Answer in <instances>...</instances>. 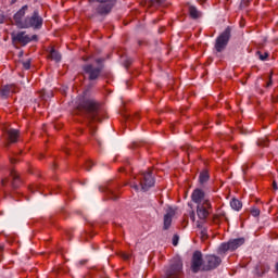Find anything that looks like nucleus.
I'll list each match as a JSON object with an SVG mask.
<instances>
[{"instance_id": "obj_1", "label": "nucleus", "mask_w": 278, "mask_h": 278, "mask_svg": "<svg viewBox=\"0 0 278 278\" xmlns=\"http://www.w3.org/2000/svg\"><path fill=\"white\" fill-rule=\"evenodd\" d=\"M153 186H155V178L151 172L141 173L130 181V188H134L136 192H147Z\"/></svg>"}, {"instance_id": "obj_2", "label": "nucleus", "mask_w": 278, "mask_h": 278, "mask_svg": "<svg viewBox=\"0 0 278 278\" xmlns=\"http://www.w3.org/2000/svg\"><path fill=\"white\" fill-rule=\"evenodd\" d=\"M77 110L79 112H85V114H88L91 121H98L97 114L99 110V104L97 103V101L92 99H81L78 102Z\"/></svg>"}, {"instance_id": "obj_3", "label": "nucleus", "mask_w": 278, "mask_h": 278, "mask_svg": "<svg viewBox=\"0 0 278 278\" xmlns=\"http://www.w3.org/2000/svg\"><path fill=\"white\" fill-rule=\"evenodd\" d=\"M94 1L100 3V5L97 7L96 12L101 16L110 14L112 12V8L116 4V0H89L90 3H94Z\"/></svg>"}, {"instance_id": "obj_4", "label": "nucleus", "mask_w": 278, "mask_h": 278, "mask_svg": "<svg viewBox=\"0 0 278 278\" xmlns=\"http://www.w3.org/2000/svg\"><path fill=\"white\" fill-rule=\"evenodd\" d=\"M230 38L231 28L227 27L216 39L215 49L218 53H220L225 49V47H227Z\"/></svg>"}, {"instance_id": "obj_5", "label": "nucleus", "mask_w": 278, "mask_h": 278, "mask_svg": "<svg viewBox=\"0 0 278 278\" xmlns=\"http://www.w3.org/2000/svg\"><path fill=\"white\" fill-rule=\"evenodd\" d=\"M23 29H40L42 27V17L38 15V12H34V14L24 20V24L22 25Z\"/></svg>"}, {"instance_id": "obj_6", "label": "nucleus", "mask_w": 278, "mask_h": 278, "mask_svg": "<svg viewBox=\"0 0 278 278\" xmlns=\"http://www.w3.org/2000/svg\"><path fill=\"white\" fill-rule=\"evenodd\" d=\"M11 38L13 42H18L20 45H23V47H25V45H29L31 40H38L36 35L29 37V35H27L25 31L12 33Z\"/></svg>"}, {"instance_id": "obj_7", "label": "nucleus", "mask_w": 278, "mask_h": 278, "mask_svg": "<svg viewBox=\"0 0 278 278\" xmlns=\"http://www.w3.org/2000/svg\"><path fill=\"white\" fill-rule=\"evenodd\" d=\"M244 242H245L244 238L230 240L227 243H222L219 247V251H222L223 253H225V251H236V249H240V247H242Z\"/></svg>"}, {"instance_id": "obj_8", "label": "nucleus", "mask_w": 278, "mask_h": 278, "mask_svg": "<svg viewBox=\"0 0 278 278\" xmlns=\"http://www.w3.org/2000/svg\"><path fill=\"white\" fill-rule=\"evenodd\" d=\"M222 262L220 257L216 255H207L202 266V270H214V268H218V266H220Z\"/></svg>"}, {"instance_id": "obj_9", "label": "nucleus", "mask_w": 278, "mask_h": 278, "mask_svg": "<svg viewBox=\"0 0 278 278\" xmlns=\"http://www.w3.org/2000/svg\"><path fill=\"white\" fill-rule=\"evenodd\" d=\"M191 199L193 203H197V205H210V198L205 197V192L201 189L193 190L191 194Z\"/></svg>"}, {"instance_id": "obj_10", "label": "nucleus", "mask_w": 278, "mask_h": 278, "mask_svg": "<svg viewBox=\"0 0 278 278\" xmlns=\"http://www.w3.org/2000/svg\"><path fill=\"white\" fill-rule=\"evenodd\" d=\"M203 254L199 251L193 253L192 257V264H191V269L193 273H199V270H203Z\"/></svg>"}, {"instance_id": "obj_11", "label": "nucleus", "mask_w": 278, "mask_h": 278, "mask_svg": "<svg viewBox=\"0 0 278 278\" xmlns=\"http://www.w3.org/2000/svg\"><path fill=\"white\" fill-rule=\"evenodd\" d=\"M211 211H212V202H208V205L207 204L197 205V214H198V218H200V220H205V218H207V216H210Z\"/></svg>"}, {"instance_id": "obj_12", "label": "nucleus", "mask_w": 278, "mask_h": 278, "mask_svg": "<svg viewBox=\"0 0 278 278\" xmlns=\"http://www.w3.org/2000/svg\"><path fill=\"white\" fill-rule=\"evenodd\" d=\"M182 268L184 264L178 261L175 265L170 266L169 270L166 274V278H181Z\"/></svg>"}, {"instance_id": "obj_13", "label": "nucleus", "mask_w": 278, "mask_h": 278, "mask_svg": "<svg viewBox=\"0 0 278 278\" xmlns=\"http://www.w3.org/2000/svg\"><path fill=\"white\" fill-rule=\"evenodd\" d=\"M25 12H27V5H24L22 9H20L14 15L15 25L20 29H23V25H25Z\"/></svg>"}, {"instance_id": "obj_14", "label": "nucleus", "mask_w": 278, "mask_h": 278, "mask_svg": "<svg viewBox=\"0 0 278 278\" xmlns=\"http://www.w3.org/2000/svg\"><path fill=\"white\" fill-rule=\"evenodd\" d=\"M84 72L89 75L90 80L98 79L99 75H101V67H94L92 65H85Z\"/></svg>"}, {"instance_id": "obj_15", "label": "nucleus", "mask_w": 278, "mask_h": 278, "mask_svg": "<svg viewBox=\"0 0 278 278\" xmlns=\"http://www.w3.org/2000/svg\"><path fill=\"white\" fill-rule=\"evenodd\" d=\"M16 92H18V88L14 85H8L0 89V96L3 99H8L11 94H16Z\"/></svg>"}, {"instance_id": "obj_16", "label": "nucleus", "mask_w": 278, "mask_h": 278, "mask_svg": "<svg viewBox=\"0 0 278 278\" xmlns=\"http://www.w3.org/2000/svg\"><path fill=\"white\" fill-rule=\"evenodd\" d=\"M173 216H175V210L169 208L167 213L164 215L163 229H170V225H173Z\"/></svg>"}, {"instance_id": "obj_17", "label": "nucleus", "mask_w": 278, "mask_h": 278, "mask_svg": "<svg viewBox=\"0 0 278 278\" xmlns=\"http://www.w3.org/2000/svg\"><path fill=\"white\" fill-rule=\"evenodd\" d=\"M7 134L9 136V141L10 142H16L18 140V130L9 129V130H7Z\"/></svg>"}, {"instance_id": "obj_18", "label": "nucleus", "mask_w": 278, "mask_h": 278, "mask_svg": "<svg viewBox=\"0 0 278 278\" xmlns=\"http://www.w3.org/2000/svg\"><path fill=\"white\" fill-rule=\"evenodd\" d=\"M230 207H232V210H235L236 212H240L242 210V202H240V200L233 198L230 201Z\"/></svg>"}, {"instance_id": "obj_19", "label": "nucleus", "mask_w": 278, "mask_h": 278, "mask_svg": "<svg viewBox=\"0 0 278 278\" xmlns=\"http://www.w3.org/2000/svg\"><path fill=\"white\" fill-rule=\"evenodd\" d=\"M189 14L191 18H201V13L197 10V7L194 5L189 7Z\"/></svg>"}, {"instance_id": "obj_20", "label": "nucleus", "mask_w": 278, "mask_h": 278, "mask_svg": "<svg viewBox=\"0 0 278 278\" xmlns=\"http://www.w3.org/2000/svg\"><path fill=\"white\" fill-rule=\"evenodd\" d=\"M50 58L51 60H54V62H60V60H62V55H60V52L55 50H51Z\"/></svg>"}, {"instance_id": "obj_21", "label": "nucleus", "mask_w": 278, "mask_h": 278, "mask_svg": "<svg viewBox=\"0 0 278 278\" xmlns=\"http://www.w3.org/2000/svg\"><path fill=\"white\" fill-rule=\"evenodd\" d=\"M210 179V174L204 170L200 174V184H205Z\"/></svg>"}, {"instance_id": "obj_22", "label": "nucleus", "mask_w": 278, "mask_h": 278, "mask_svg": "<svg viewBox=\"0 0 278 278\" xmlns=\"http://www.w3.org/2000/svg\"><path fill=\"white\" fill-rule=\"evenodd\" d=\"M11 177H12V179H13V186H16V181L20 180V178H18V173H16V170L12 169V170H11Z\"/></svg>"}, {"instance_id": "obj_23", "label": "nucleus", "mask_w": 278, "mask_h": 278, "mask_svg": "<svg viewBox=\"0 0 278 278\" xmlns=\"http://www.w3.org/2000/svg\"><path fill=\"white\" fill-rule=\"evenodd\" d=\"M250 212L254 217L260 216V208L257 207H252Z\"/></svg>"}, {"instance_id": "obj_24", "label": "nucleus", "mask_w": 278, "mask_h": 278, "mask_svg": "<svg viewBox=\"0 0 278 278\" xmlns=\"http://www.w3.org/2000/svg\"><path fill=\"white\" fill-rule=\"evenodd\" d=\"M92 166H94V164L92 163V161H88L85 165L86 170H91Z\"/></svg>"}, {"instance_id": "obj_25", "label": "nucleus", "mask_w": 278, "mask_h": 278, "mask_svg": "<svg viewBox=\"0 0 278 278\" xmlns=\"http://www.w3.org/2000/svg\"><path fill=\"white\" fill-rule=\"evenodd\" d=\"M177 244H179V236L175 235V236L173 237V245H174V247H177Z\"/></svg>"}, {"instance_id": "obj_26", "label": "nucleus", "mask_w": 278, "mask_h": 278, "mask_svg": "<svg viewBox=\"0 0 278 278\" xmlns=\"http://www.w3.org/2000/svg\"><path fill=\"white\" fill-rule=\"evenodd\" d=\"M257 54L260 55V60H262V61L267 60V58H268L267 52H265L264 54H262V52H257Z\"/></svg>"}, {"instance_id": "obj_27", "label": "nucleus", "mask_w": 278, "mask_h": 278, "mask_svg": "<svg viewBox=\"0 0 278 278\" xmlns=\"http://www.w3.org/2000/svg\"><path fill=\"white\" fill-rule=\"evenodd\" d=\"M23 66H24L25 71H29L31 63L29 61H26L23 63Z\"/></svg>"}, {"instance_id": "obj_28", "label": "nucleus", "mask_w": 278, "mask_h": 278, "mask_svg": "<svg viewBox=\"0 0 278 278\" xmlns=\"http://www.w3.org/2000/svg\"><path fill=\"white\" fill-rule=\"evenodd\" d=\"M152 3H157L159 5H162V3L164 2V0H151Z\"/></svg>"}, {"instance_id": "obj_29", "label": "nucleus", "mask_w": 278, "mask_h": 278, "mask_svg": "<svg viewBox=\"0 0 278 278\" xmlns=\"http://www.w3.org/2000/svg\"><path fill=\"white\" fill-rule=\"evenodd\" d=\"M110 199H116V194L114 192L111 191V194L109 195Z\"/></svg>"}, {"instance_id": "obj_30", "label": "nucleus", "mask_w": 278, "mask_h": 278, "mask_svg": "<svg viewBox=\"0 0 278 278\" xmlns=\"http://www.w3.org/2000/svg\"><path fill=\"white\" fill-rule=\"evenodd\" d=\"M5 22V16L0 15V23H4Z\"/></svg>"}, {"instance_id": "obj_31", "label": "nucleus", "mask_w": 278, "mask_h": 278, "mask_svg": "<svg viewBox=\"0 0 278 278\" xmlns=\"http://www.w3.org/2000/svg\"><path fill=\"white\" fill-rule=\"evenodd\" d=\"M273 188H274V190H277L278 188H277V182L276 181H274L273 182Z\"/></svg>"}, {"instance_id": "obj_32", "label": "nucleus", "mask_w": 278, "mask_h": 278, "mask_svg": "<svg viewBox=\"0 0 278 278\" xmlns=\"http://www.w3.org/2000/svg\"><path fill=\"white\" fill-rule=\"evenodd\" d=\"M270 86H273V80H269V81L267 83V88H270Z\"/></svg>"}, {"instance_id": "obj_33", "label": "nucleus", "mask_w": 278, "mask_h": 278, "mask_svg": "<svg viewBox=\"0 0 278 278\" xmlns=\"http://www.w3.org/2000/svg\"><path fill=\"white\" fill-rule=\"evenodd\" d=\"M191 220H194V213L191 214Z\"/></svg>"}, {"instance_id": "obj_34", "label": "nucleus", "mask_w": 278, "mask_h": 278, "mask_svg": "<svg viewBox=\"0 0 278 278\" xmlns=\"http://www.w3.org/2000/svg\"><path fill=\"white\" fill-rule=\"evenodd\" d=\"M14 162H16V160H14V159H11V164H14Z\"/></svg>"}, {"instance_id": "obj_35", "label": "nucleus", "mask_w": 278, "mask_h": 278, "mask_svg": "<svg viewBox=\"0 0 278 278\" xmlns=\"http://www.w3.org/2000/svg\"><path fill=\"white\" fill-rule=\"evenodd\" d=\"M5 181H7V180H2V186H5Z\"/></svg>"}, {"instance_id": "obj_36", "label": "nucleus", "mask_w": 278, "mask_h": 278, "mask_svg": "<svg viewBox=\"0 0 278 278\" xmlns=\"http://www.w3.org/2000/svg\"><path fill=\"white\" fill-rule=\"evenodd\" d=\"M200 3H203L205 0H198Z\"/></svg>"}, {"instance_id": "obj_37", "label": "nucleus", "mask_w": 278, "mask_h": 278, "mask_svg": "<svg viewBox=\"0 0 278 278\" xmlns=\"http://www.w3.org/2000/svg\"><path fill=\"white\" fill-rule=\"evenodd\" d=\"M270 270V267H267L266 271Z\"/></svg>"}]
</instances>
